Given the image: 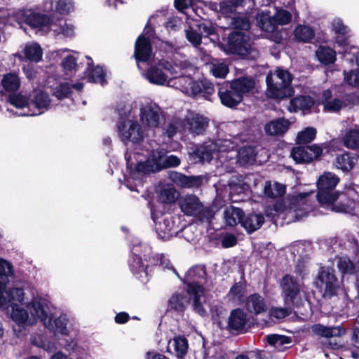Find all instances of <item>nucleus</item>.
<instances>
[{"label": "nucleus", "mask_w": 359, "mask_h": 359, "mask_svg": "<svg viewBox=\"0 0 359 359\" xmlns=\"http://www.w3.org/2000/svg\"><path fill=\"white\" fill-rule=\"evenodd\" d=\"M343 142L345 147L349 149L359 147V126H355L348 130L343 137Z\"/></svg>", "instance_id": "38"}, {"label": "nucleus", "mask_w": 359, "mask_h": 359, "mask_svg": "<svg viewBox=\"0 0 359 359\" xmlns=\"http://www.w3.org/2000/svg\"><path fill=\"white\" fill-rule=\"evenodd\" d=\"M280 286L285 305L290 308H297L304 303L305 295L302 285L294 276L285 275L281 280Z\"/></svg>", "instance_id": "6"}, {"label": "nucleus", "mask_w": 359, "mask_h": 359, "mask_svg": "<svg viewBox=\"0 0 359 359\" xmlns=\"http://www.w3.org/2000/svg\"><path fill=\"white\" fill-rule=\"evenodd\" d=\"M140 121L144 127L158 128L163 117L161 109L155 104H147L140 109Z\"/></svg>", "instance_id": "14"}, {"label": "nucleus", "mask_w": 359, "mask_h": 359, "mask_svg": "<svg viewBox=\"0 0 359 359\" xmlns=\"http://www.w3.org/2000/svg\"><path fill=\"white\" fill-rule=\"evenodd\" d=\"M294 34L297 39L304 42L309 41L314 36L313 29L306 25L297 26L294 29Z\"/></svg>", "instance_id": "51"}, {"label": "nucleus", "mask_w": 359, "mask_h": 359, "mask_svg": "<svg viewBox=\"0 0 359 359\" xmlns=\"http://www.w3.org/2000/svg\"><path fill=\"white\" fill-rule=\"evenodd\" d=\"M168 86L173 87L189 96L199 95L201 86L189 76H173L169 79Z\"/></svg>", "instance_id": "12"}, {"label": "nucleus", "mask_w": 359, "mask_h": 359, "mask_svg": "<svg viewBox=\"0 0 359 359\" xmlns=\"http://www.w3.org/2000/svg\"><path fill=\"white\" fill-rule=\"evenodd\" d=\"M187 39L194 46L201 43L202 36L198 30H195L193 27H189L186 30Z\"/></svg>", "instance_id": "59"}, {"label": "nucleus", "mask_w": 359, "mask_h": 359, "mask_svg": "<svg viewBox=\"0 0 359 359\" xmlns=\"http://www.w3.org/2000/svg\"><path fill=\"white\" fill-rule=\"evenodd\" d=\"M134 56L140 68V62H147L152 56V48L149 39L140 36L135 44Z\"/></svg>", "instance_id": "21"}, {"label": "nucleus", "mask_w": 359, "mask_h": 359, "mask_svg": "<svg viewBox=\"0 0 359 359\" xmlns=\"http://www.w3.org/2000/svg\"><path fill=\"white\" fill-rule=\"evenodd\" d=\"M264 222L262 215L251 214L243 218L242 226L248 233H252L259 229Z\"/></svg>", "instance_id": "34"}, {"label": "nucleus", "mask_w": 359, "mask_h": 359, "mask_svg": "<svg viewBox=\"0 0 359 359\" xmlns=\"http://www.w3.org/2000/svg\"><path fill=\"white\" fill-rule=\"evenodd\" d=\"M74 8L72 0L46 1L43 4V11L48 13H57L65 15Z\"/></svg>", "instance_id": "22"}, {"label": "nucleus", "mask_w": 359, "mask_h": 359, "mask_svg": "<svg viewBox=\"0 0 359 359\" xmlns=\"http://www.w3.org/2000/svg\"><path fill=\"white\" fill-rule=\"evenodd\" d=\"M312 332L322 337H341L346 334V330L341 326L326 327L320 324H316L311 327Z\"/></svg>", "instance_id": "25"}, {"label": "nucleus", "mask_w": 359, "mask_h": 359, "mask_svg": "<svg viewBox=\"0 0 359 359\" xmlns=\"http://www.w3.org/2000/svg\"><path fill=\"white\" fill-rule=\"evenodd\" d=\"M175 227V222L172 217H165L163 222H160L157 225V230L164 232L168 236L172 234V231Z\"/></svg>", "instance_id": "57"}, {"label": "nucleus", "mask_w": 359, "mask_h": 359, "mask_svg": "<svg viewBox=\"0 0 359 359\" xmlns=\"http://www.w3.org/2000/svg\"><path fill=\"white\" fill-rule=\"evenodd\" d=\"M49 329L52 330L55 334L67 335L68 330L67 329V319L65 316H60V317L54 319H49L47 321Z\"/></svg>", "instance_id": "35"}, {"label": "nucleus", "mask_w": 359, "mask_h": 359, "mask_svg": "<svg viewBox=\"0 0 359 359\" xmlns=\"http://www.w3.org/2000/svg\"><path fill=\"white\" fill-rule=\"evenodd\" d=\"M189 65L186 63L172 64L168 61H161L157 65L150 67L147 73V79L153 84L168 85L169 76H172L184 69Z\"/></svg>", "instance_id": "5"}, {"label": "nucleus", "mask_w": 359, "mask_h": 359, "mask_svg": "<svg viewBox=\"0 0 359 359\" xmlns=\"http://www.w3.org/2000/svg\"><path fill=\"white\" fill-rule=\"evenodd\" d=\"M13 275L12 264L0 258V306L6 303H22L25 299V292L22 287L14 286L6 290L9 283L8 278Z\"/></svg>", "instance_id": "4"}, {"label": "nucleus", "mask_w": 359, "mask_h": 359, "mask_svg": "<svg viewBox=\"0 0 359 359\" xmlns=\"http://www.w3.org/2000/svg\"><path fill=\"white\" fill-rule=\"evenodd\" d=\"M307 196V194H299L296 198H294L293 200H294V202L291 205V210H294V212H295V216L297 217V219H299L300 218H302V217H304L306 215V213L308 212V210L306 211V208H304L303 210V212H301V214L299 213V210L297 209V205H301V204H304V198ZM300 212H302V210H299Z\"/></svg>", "instance_id": "60"}, {"label": "nucleus", "mask_w": 359, "mask_h": 359, "mask_svg": "<svg viewBox=\"0 0 359 359\" xmlns=\"http://www.w3.org/2000/svg\"><path fill=\"white\" fill-rule=\"evenodd\" d=\"M168 177L177 186L186 188L196 185L198 180L196 177H188L175 171H170L168 174Z\"/></svg>", "instance_id": "31"}, {"label": "nucleus", "mask_w": 359, "mask_h": 359, "mask_svg": "<svg viewBox=\"0 0 359 359\" xmlns=\"http://www.w3.org/2000/svg\"><path fill=\"white\" fill-rule=\"evenodd\" d=\"M316 135V130L313 127H308L298 133L297 141L299 144L309 143L314 140Z\"/></svg>", "instance_id": "55"}, {"label": "nucleus", "mask_w": 359, "mask_h": 359, "mask_svg": "<svg viewBox=\"0 0 359 359\" xmlns=\"http://www.w3.org/2000/svg\"><path fill=\"white\" fill-rule=\"evenodd\" d=\"M218 95L222 104L227 107H234L243 100V97L234 90L231 83L222 86Z\"/></svg>", "instance_id": "20"}, {"label": "nucleus", "mask_w": 359, "mask_h": 359, "mask_svg": "<svg viewBox=\"0 0 359 359\" xmlns=\"http://www.w3.org/2000/svg\"><path fill=\"white\" fill-rule=\"evenodd\" d=\"M17 19L24 21L32 28H45L50 27L51 24L50 18L46 14H41L32 10H22L17 13Z\"/></svg>", "instance_id": "15"}, {"label": "nucleus", "mask_w": 359, "mask_h": 359, "mask_svg": "<svg viewBox=\"0 0 359 359\" xmlns=\"http://www.w3.org/2000/svg\"><path fill=\"white\" fill-rule=\"evenodd\" d=\"M273 18L276 25H284L290 22L292 15L285 9H277Z\"/></svg>", "instance_id": "58"}, {"label": "nucleus", "mask_w": 359, "mask_h": 359, "mask_svg": "<svg viewBox=\"0 0 359 359\" xmlns=\"http://www.w3.org/2000/svg\"><path fill=\"white\" fill-rule=\"evenodd\" d=\"M206 272L203 266H195L190 269L186 275V280L190 283L187 285V293L193 301V308L201 316L205 314L203 307L205 302V289L203 286Z\"/></svg>", "instance_id": "1"}, {"label": "nucleus", "mask_w": 359, "mask_h": 359, "mask_svg": "<svg viewBox=\"0 0 359 359\" xmlns=\"http://www.w3.org/2000/svg\"><path fill=\"white\" fill-rule=\"evenodd\" d=\"M187 298L180 294H174L169 300V307L177 311H183L188 304Z\"/></svg>", "instance_id": "50"}, {"label": "nucleus", "mask_w": 359, "mask_h": 359, "mask_svg": "<svg viewBox=\"0 0 359 359\" xmlns=\"http://www.w3.org/2000/svg\"><path fill=\"white\" fill-rule=\"evenodd\" d=\"M50 100L47 93L41 89H35L30 95V109L18 114L22 116H38L47 111L49 108Z\"/></svg>", "instance_id": "10"}, {"label": "nucleus", "mask_w": 359, "mask_h": 359, "mask_svg": "<svg viewBox=\"0 0 359 359\" xmlns=\"http://www.w3.org/2000/svg\"><path fill=\"white\" fill-rule=\"evenodd\" d=\"M224 50L228 53L237 54L248 58H253L257 55V51L252 47L250 37L239 32H233L229 36Z\"/></svg>", "instance_id": "8"}, {"label": "nucleus", "mask_w": 359, "mask_h": 359, "mask_svg": "<svg viewBox=\"0 0 359 359\" xmlns=\"http://www.w3.org/2000/svg\"><path fill=\"white\" fill-rule=\"evenodd\" d=\"M226 223L231 226H236L243 220V212L233 206L227 207L224 212Z\"/></svg>", "instance_id": "33"}, {"label": "nucleus", "mask_w": 359, "mask_h": 359, "mask_svg": "<svg viewBox=\"0 0 359 359\" xmlns=\"http://www.w3.org/2000/svg\"><path fill=\"white\" fill-rule=\"evenodd\" d=\"M71 91V88L67 83H63L55 87L53 91V95H55L58 100H62L68 97Z\"/></svg>", "instance_id": "63"}, {"label": "nucleus", "mask_w": 359, "mask_h": 359, "mask_svg": "<svg viewBox=\"0 0 359 359\" xmlns=\"http://www.w3.org/2000/svg\"><path fill=\"white\" fill-rule=\"evenodd\" d=\"M316 55L318 60L325 65L333 63L336 60L335 51L324 46L319 47Z\"/></svg>", "instance_id": "48"}, {"label": "nucleus", "mask_w": 359, "mask_h": 359, "mask_svg": "<svg viewBox=\"0 0 359 359\" xmlns=\"http://www.w3.org/2000/svg\"><path fill=\"white\" fill-rule=\"evenodd\" d=\"M246 309L254 314L258 315L266 311L267 306L264 298L259 294L250 295L245 303Z\"/></svg>", "instance_id": "27"}, {"label": "nucleus", "mask_w": 359, "mask_h": 359, "mask_svg": "<svg viewBox=\"0 0 359 359\" xmlns=\"http://www.w3.org/2000/svg\"><path fill=\"white\" fill-rule=\"evenodd\" d=\"M266 81L267 95L270 97L281 100L290 97L293 93L291 87L292 76L287 70L277 68L268 74Z\"/></svg>", "instance_id": "2"}, {"label": "nucleus", "mask_w": 359, "mask_h": 359, "mask_svg": "<svg viewBox=\"0 0 359 359\" xmlns=\"http://www.w3.org/2000/svg\"><path fill=\"white\" fill-rule=\"evenodd\" d=\"M118 128L120 137L124 142L130 141L137 143L144 138L143 131L137 121L128 118L119 125Z\"/></svg>", "instance_id": "11"}, {"label": "nucleus", "mask_w": 359, "mask_h": 359, "mask_svg": "<svg viewBox=\"0 0 359 359\" xmlns=\"http://www.w3.org/2000/svg\"><path fill=\"white\" fill-rule=\"evenodd\" d=\"M88 61V67L86 71V74H87L88 79L90 81L99 83L103 85L105 83V73L102 69V67L100 66H97L95 67L91 68L93 65V62L91 58L86 57Z\"/></svg>", "instance_id": "32"}, {"label": "nucleus", "mask_w": 359, "mask_h": 359, "mask_svg": "<svg viewBox=\"0 0 359 359\" xmlns=\"http://www.w3.org/2000/svg\"><path fill=\"white\" fill-rule=\"evenodd\" d=\"M131 270L134 273L138 275V278L142 281H147L148 277V272L147 266L143 264L142 259L135 255L133 258V262L130 263Z\"/></svg>", "instance_id": "43"}, {"label": "nucleus", "mask_w": 359, "mask_h": 359, "mask_svg": "<svg viewBox=\"0 0 359 359\" xmlns=\"http://www.w3.org/2000/svg\"><path fill=\"white\" fill-rule=\"evenodd\" d=\"M8 101L11 105L20 110V113L25 112V110L30 109L29 102L22 95H11L8 97ZM18 114H19V112H15V114L19 116Z\"/></svg>", "instance_id": "49"}, {"label": "nucleus", "mask_w": 359, "mask_h": 359, "mask_svg": "<svg viewBox=\"0 0 359 359\" xmlns=\"http://www.w3.org/2000/svg\"><path fill=\"white\" fill-rule=\"evenodd\" d=\"M238 162L243 165L252 163L255 160L256 152L252 147H244L237 154Z\"/></svg>", "instance_id": "41"}, {"label": "nucleus", "mask_w": 359, "mask_h": 359, "mask_svg": "<svg viewBox=\"0 0 359 359\" xmlns=\"http://www.w3.org/2000/svg\"><path fill=\"white\" fill-rule=\"evenodd\" d=\"M358 68L344 74L345 80L353 86H359V56L356 59Z\"/></svg>", "instance_id": "62"}, {"label": "nucleus", "mask_w": 359, "mask_h": 359, "mask_svg": "<svg viewBox=\"0 0 359 359\" xmlns=\"http://www.w3.org/2000/svg\"><path fill=\"white\" fill-rule=\"evenodd\" d=\"M257 20L261 29L269 35L266 37L271 41L279 43L281 41V35L277 29V25L273 17L271 16L269 11H262L257 15Z\"/></svg>", "instance_id": "13"}, {"label": "nucleus", "mask_w": 359, "mask_h": 359, "mask_svg": "<svg viewBox=\"0 0 359 359\" xmlns=\"http://www.w3.org/2000/svg\"><path fill=\"white\" fill-rule=\"evenodd\" d=\"M323 150L318 144L300 146L294 148L290 156L297 163H309L318 158L322 154Z\"/></svg>", "instance_id": "16"}, {"label": "nucleus", "mask_w": 359, "mask_h": 359, "mask_svg": "<svg viewBox=\"0 0 359 359\" xmlns=\"http://www.w3.org/2000/svg\"><path fill=\"white\" fill-rule=\"evenodd\" d=\"M339 182V177L330 172H325L317 181L318 192V200L323 205L332 204L338 198L334 188Z\"/></svg>", "instance_id": "7"}, {"label": "nucleus", "mask_w": 359, "mask_h": 359, "mask_svg": "<svg viewBox=\"0 0 359 359\" xmlns=\"http://www.w3.org/2000/svg\"><path fill=\"white\" fill-rule=\"evenodd\" d=\"M209 125V120L204 116L189 114L183 121V130L188 131L194 135H202Z\"/></svg>", "instance_id": "17"}, {"label": "nucleus", "mask_w": 359, "mask_h": 359, "mask_svg": "<svg viewBox=\"0 0 359 359\" xmlns=\"http://www.w3.org/2000/svg\"><path fill=\"white\" fill-rule=\"evenodd\" d=\"M188 343L184 337H175L168 341L167 351L175 354L179 358H182L187 352Z\"/></svg>", "instance_id": "29"}, {"label": "nucleus", "mask_w": 359, "mask_h": 359, "mask_svg": "<svg viewBox=\"0 0 359 359\" xmlns=\"http://www.w3.org/2000/svg\"><path fill=\"white\" fill-rule=\"evenodd\" d=\"M247 323V314L242 309H237L231 311L228 321V326L231 330L245 331Z\"/></svg>", "instance_id": "24"}, {"label": "nucleus", "mask_w": 359, "mask_h": 359, "mask_svg": "<svg viewBox=\"0 0 359 359\" xmlns=\"http://www.w3.org/2000/svg\"><path fill=\"white\" fill-rule=\"evenodd\" d=\"M179 197V194L173 187H166L160 192V201L165 203H173Z\"/></svg>", "instance_id": "52"}, {"label": "nucleus", "mask_w": 359, "mask_h": 359, "mask_svg": "<svg viewBox=\"0 0 359 359\" xmlns=\"http://www.w3.org/2000/svg\"><path fill=\"white\" fill-rule=\"evenodd\" d=\"M64 72L67 76H72L76 71L77 64L76 59L73 55L66 56L62 62Z\"/></svg>", "instance_id": "53"}, {"label": "nucleus", "mask_w": 359, "mask_h": 359, "mask_svg": "<svg viewBox=\"0 0 359 359\" xmlns=\"http://www.w3.org/2000/svg\"><path fill=\"white\" fill-rule=\"evenodd\" d=\"M183 121L181 120H172L167 126L165 133L168 135V137H172L174 135L176 134L178 131H184L183 128Z\"/></svg>", "instance_id": "61"}, {"label": "nucleus", "mask_w": 359, "mask_h": 359, "mask_svg": "<svg viewBox=\"0 0 359 359\" xmlns=\"http://www.w3.org/2000/svg\"><path fill=\"white\" fill-rule=\"evenodd\" d=\"M51 29L57 34H62L65 37H72L75 33L74 25L66 21H60L59 25L51 24Z\"/></svg>", "instance_id": "46"}, {"label": "nucleus", "mask_w": 359, "mask_h": 359, "mask_svg": "<svg viewBox=\"0 0 359 359\" xmlns=\"http://www.w3.org/2000/svg\"><path fill=\"white\" fill-rule=\"evenodd\" d=\"M290 125L288 120L278 118L266 123L264 130L269 135L278 136L284 134L288 130Z\"/></svg>", "instance_id": "26"}, {"label": "nucleus", "mask_w": 359, "mask_h": 359, "mask_svg": "<svg viewBox=\"0 0 359 359\" xmlns=\"http://www.w3.org/2000/svg\"><path fill=\"white\" fill-rule=\"evenodd\" d=\"M233 88L243 97V95L252 92L255 86V80L251 77H241L231 82Z\"/></svg>", "instance_id": "30"}, {"label": "nucleus", "mask_w": 359, "mask_h": 359, "mask_svg": "<svg viewBox=\"0 0 359 359\" xmlns=\"http://www.w3.org/2000/svg\"><path fill=\"white\" fill-rule=\"evenodd\" d=\"M313 104V101L309 96H299L290 101L288 109L290 111L304 110L310 109Z\"/></svg>", "instance_id": "37"}, {"label": "nucleus", "mask_w": 359, "mask_h": 359, "mask_svg": "<svg viewBox=\"0 0 359 359\" xmlns=\"http://www.w3.org/2000/svg\"><path fill=\"white\" fill-rule=\"evenodd\" d=\"M267 342L278 351H284L291 343V339L284 335L271 334L266 337Z\"/></svg>", "instance_id": "36"}, {"label": "nucleus", "mask_w": 359, "mask_h": 359, "mask_svg": "<svg viewBox=\"0 0 359 359\" xmlns=\"http://www.w3.org/2000/svg\"><path fill=\"white\" fill-rule=\"evenodd\" d=\"M25 57L30 61L39 62L42 57V49L41 46L36 43H32L27 44L24 49Z\"/></svg>", "instance_id": "47"}, {"label": "nucleus", "mask_w": 359, "mask_h": 359, "mask_svg": "<svg viewBox=\"0 0 359 359\" xmlns=\"http://www.w3.org/2000/svg\"><path fill=\"white\" fill-rule=\"evenodd\" d=\"M232 25L236 29L248 30L250 27L249 19L245 16H239L232 19Z\"/></svg>", "instance_id": "64"}, {"label": "nucleus", "mask_w": 359, "mask_h": 359, "mask_svg": "<svg viewBox=\"0 0 359 359\" xmlns=\"http://www.w3.org/2000/svg\"><path fill=\"white\" fill-rule=\"evenodd\" d=\"M210 71L215 77L224 78L229 72L228 65L223 62L215 61L210 65Z\"/></svg>", "instance_id": "56"}, {"label": "nucleus", "mask_w": 359, "mask_h": 359, "mask_svg": "<svg viewBox=\"0 0 359 359\" xmlns=\"http://www.w3.org/2000/svg\"><path fill=\"white\" fill-rule=\"evenodd\" d=\"M181 210L189 216L201 215L203 211V205L199 199L194 195H186L179 200Z\"/></svg>", "instance_id": "18"}, {"label": "nucleus", "mask_w": 359, "mask_h": 359, "mask_svg": "<svg viewBox=\"0 0 359 359\" xmlns=\"http://www.w3.org/2000/svg\"><path fill=\"white\" fill-rule=\"evenodd\" d=\"M165 154L166 152L163 149H156L148 154L149 157L145 161L138 158L137 172L146 174L157 172L165 168L177 167L180 164L181 161L177 156H167Z\"/></svg>", "instance_id": "3"}, {"label": "nucleus", "mask_w": 359, "mask_h": 359, "mask_svg": "<svg viewBox=\"0 0 359 359\" xmlns=\"http://www.w3.org/2000/svg\"><path fill=\"white\" fill-rule=\"evenodd\" d=\"M337 266L343 274H353L355 272V266L346 257H339Z\"/></svg>", "instance_id": "54"}, {"label": "nucleus", "mask_w": 359, "mask_h": 359, "mask_svg": "<svg viewBox=\"0 0 359 359\" xmlns=\"http://www.w3.org/2000/svg\"><path fill=\"white\" fill-rule=\"evenodd\" d=\"M357 159L351 156L349 154L345 153L340 154L336 158V167L343 171H348L355 165Z\"/></svg>", "instance_id": "40"}, {"label": "nucleus", "mask_w": 359, "mask_h": 359, "mask_svg": "<svg viewBox=\"0 0 359 359\" xmlns=\"http://www.w3.org/2000/svg\"><path fill=\"white\" fill-rule=\"evenodd\" d=\"M216 154V146L213 141L207 142L198 146L190 153L191 160L194 163L210 162Z\"/></svg>", "instance_id": "19"}, {"label": "nucleus", "mask_w": 359, "mask_h": 359, "mask_svg": "<svg viewBox=\"0 0 359 359\" xmlns=\"http://www.w3.org/2000/svg\"><path fill=\"white\" fill-rule=\"evenodd\" d=\"M30 311V318H33V325L37 320L42 321L45 326L47 324V305L40 299H34L33 301L27 305Z\"/></svg>", "instance_id": "23"}, {"label": "nucleus", "mask_w": 359, "mask_h": 359, "mask_svg": "<svg viewBox=\"0 0 359 359\" xmlns=\"http://www.w3.org/2000/svg\"><path fill=\"white\" fill-rule=\"evenodd\" d=\"M245 295V288L242 283H236L230 289L227 294L229 301L236 304H241Z\"/></svg>", "instance_id": "44"}, {"label": "nucleus", "mask_w": 359, "mask_h": 359, "mask_svg": "<svg viewBox=\"0 0 359 359\" xmlns=\"http://www.w3.org/2000/svg\"><path fill=\"white\" fill-rule=\"evenodd\" d=\"M264 194L269 198L282 196L285 192V187L278 182H266L264 189Z\"/></svg>", "instance_id": "42"}, {"label": "nucleus", "mask_w": 359, "mask_h": 359, "mask_svg": "<svg viewBox=\"0 0 359 359\" xmlns=\"http://www.w3.org/2000/svg\"><path fill=\"white\" fill-rule=\"evenodd\" d=\"M1 84L6 91H15L20 86L18 76L15 73H8L4 76Z\"/></svg>", "instance_id": "45"}, {"label": "nucleus", "mask_w": 359, "mask_h": 359, "mask_svg": "<svg viewBox=\"0 0 359 359\" xmlns=\"http://www.w3.org/2000/svg\"><path fill=\"white\" fill-rule=\"evenodd\" d=\"M334 270L328 267L321 268L316 280V285L323 292L325 298H331L337 294L339 285Z\"/></svg>", "instance_id": "9"}, {"label": "nucleus", "mask_w": 359, "mask_h": 359, "mask_svg": "<svg viewBox=\"0 0 359 359\" xmlns=\"http://www.w3.org/2000/svg\"><path fill=\"white\" fill-rule=\"evenodd\" d=\"M10 315L12 320L19 325H33V318H30L27 311L16 304L11 305Z\"/></svg>", "instance_id": "28"}, {"label": "nucleus", "mask_w": 359, "mask_h": 359, "mask_svg": "<svg viewBox=\"0 0 359 359\" xmlns=\"http://www.w3.org/2000/svg\"><path fill=\"white\" fill-rule=\"evenodd\" d=\"M244 0H229L224 1L219 5V13L229 17L233 14L236 10L242 7Z\"/></svg>", "instance_id": "39"}]
</instances>
